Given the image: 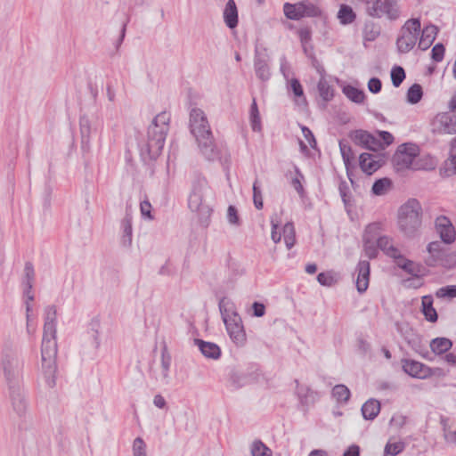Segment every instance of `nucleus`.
Here are the masks:
<instances>
[{
    "label": "nucleus",
    "mask_w": 456,
    "mask_h": 456,
    "mask_svg": "<svg viewBox=\"0 0 456 456\" xmlns=\"http://www.w3.org/2000/svg\"><path fill=\"white\" fill-rule=\"evenodd\" d=\"M134 456H146V444L141 437H137L133 443Z\"/></svg>",
    "instance_id": "49530a36"
},
{
    "label": "nucleus",
    "mask_w": 456,
    "mask_h": 456,
    "mask_svg": "<svg viewBox=\"0 0 456 456\" xmlns=\"http://www.w3.org/2000/svg\"><path fill=\"white\" fill-rule=\"evenodd\" d=\"M140 211L143 217H146L149 220H153V216L151 215V204L148 200H142L140 203Z\"/></svg>",
    "instance_id": "6e6d98bb"
},
{
    "label": "nucleus",
    "mask_w": 456,
    "mask_h": 456,
    "mask_svg": "<svg viewBox=\"0 0 456 456\" xmlns=\"http://www.w3.org/2000/svg\"><path fill=\"white\" fill-rule=\"evenodd\" d=\"M301 129H302V133H303L304 137L305 138V140L307 141L309 145L312 148H314L315 146V144H316V142H315V139H314V136L312 131L308 127H306L305 126H303L301 127Z\"/></svg>",
    "instance_id": "338daca9"
},
{
    "label": "nucleus",
    "mask_w": 456,
    "mask_h": 456,
    "mask_svg": "<svg viewBox=\"0 0 456 456\" xmlns=\"http://www.w3.org/2000/svg\"><path fill=\"white\" fill-rule=\"evenodd\" d=\"M194 344L199 347L201 354L207 358L216 360L221 355L220 347L213 342H207L200 338H195Z\"/></svg>",
    "instance_id": "a211bd4d"
},
{
    "label": "nucleus",
    "mask_w": 456,
    "mask_h": 456,
    "mask_svg": "<svg viewBox=\"0 0 456 456\" xmlns=\"http://www.w3.org/2000/svg\"><path fill=\"white\" fill-rule=\"evenodd\" d=\"M423 90L420 85L413 84L407 91V102L416 104L422 99Z\"/></svg>",
    "instance_id": "473e14b6"
},
{
    "label": "nucleus",
    "mask_w": 456,
    "mask_h": 456,
    "mask_svg": "<svg viewBox=\"0 0 456 456\" xmlns=\"http://www.w3.org/2000/svg\"><path fill=\"white\" fill-rule=\"evenodd\" d=\"M419 149L414 143H403L398 146L395 152L392 161L397 171L409 168L415 169L413 166L414 159L419 156Z\"/></svg>",
    "instance_id": "6e6552de"
},
{
    "label": "nucleus",
    "mask_w": 456,
    "mask_h": 456,
    "mask_svg": "<svg viewBox=\"0 0 456 456\" xmlns=\"http://www.w3.org/2000/svg\"><path fill=\"white\" fill-rule=\"evenodd\" d=\"M35 271L33 265L30 262H27L24 266V278L23 284H34Z\"/></svg>",
    "instance_id": "8fccbe9b"
},
{
    "label": "nucleus",
    "mask_w": 456,
    "mask_h": 456,
    "mask_svg": "<svg viewBox=\"0 0 456 456\" xmlns=\"http://www.w3.org/2000/svg\"><path fill=\"white\" fill-rule=\"evenodd\" d=\"M98 326L99 324L97 322L92 323V328L88 332V335L93 339V346L94 349H98L101 345Z\"/></svg>",
    "instance_id": "864d4df0"
},
{
    "label": "nucleus",
    "mask_w": 456,
    "mask_h": 456,
    "mask_svg": "<svg viewBox=\"0 0 456 456\" xmlns=\"http://www.w3.org/2000/svg\"><path fill=\"white\" fill-rule=\"evenodd\" d=\"M343 93L346 95L348 99L355 103H361L364 100V93L362 90H359L354 86H346L343 89Z\"/></svg>",
    "instance_id": "f704fd0d"
},
{
    "label": "nucleus",
    "mask_w": 456,
    "mask_h": 456,
    "mask_svg": "<svg viewBox=\"0 0 456 456\" xmlns=\"http://www.w3.org/2000/svg\"><path fill=\"white\" fill-rule=\"evenodd\" d=\"M378 248L382 250L387 256L393 258H401L400 251L395 248L392 240L387 236H381L377 240Z\"/></svg>",
    "instance_id": "412c9836"
},
{
    "label": "nucleus",
    "mask_w": 456,
    "mask_h": 456,
    "mask_svg": "<svg viewBox=\"0 0 456 456\" xmlns=\"http://www.w3.org/2000/svg\"><path fill=\"white\" fill-rule=\"evenodd\" d=\"M304 1L297 4L286 3L283 6L285 16L289 20H299L304 17Z\"/></svg>",
    "instance_id": "b1692460"
},
{
    "label": "nucleus",
    "mask_w": 456,
    "mask_h": 456,
    "mask_svg": "<svg viewBox=\"0 0 456 456\" xmlns=\"http://www.w3.org/2000/svg\"><path fill=\"white\" fill-rule=\"evenodd\" d=\"M170 115L160 112L152 120L148 127L147 140L139 144L142 158L145 159H155L161 153L166 136L169 130Z\"/></svg>",
    "instance_id": "f03ea898"
},
{
    "label": "nucleus",
    "mask_w": 456,
    "mask_h": 456,
    "mask_svg": "<svg viewBox=\"0 0 456 456\" xmlns=\"http://www.w3.org/2000/svg\"><path fill=\"white\" fill-rule=\"evenodd\" d=\"M339 150L346 169L348 170L351 161L354 159L351 146L342 141L339 142Z\"/></svg>",
    "instance_id": "e433bc0d"
},
{
    "label": "nucleus",
    "mask_w": 456,
    "mask_h": 456,
    "mask_svg": "<svg viewBox=\"0 0 456 456\" xmlns=\"http://www.w3.org/2000/svg\"><path fill=\"white\" fill-rule=\"evenodd\" d=\"M122 229H123V236L121 239V242L123 246L128 247L132 243V216L129 214H126L124 219L122 220Z\"/></svg>",
    "instance_id": "cd10ccee"
},
{
    "label": "nucleus",
    "mask_w": 456,
    "mask_h": 456,
    "mask_svg": "<svg viewBox=\"0 0 456 456\" xmlns=\"http://www.w3.org/2000/svg\"><path fill=\"white\" fill-rule=\"evenodd\" d=\"M452 346V341L446 338H436L430 342L431 351L436 354H442L450 350Z\"/></svg>",
    "instance_id": "bb28decb"
},
{
    "label": "nucleus",
    "mask_w": 456,
    "mask_h": 456,
    "mask_svg": "<svg viewBox=\"0 0 456 456\" xmlns=\"http://www.w3.org/2000/svg\"><path fill=\"white\" fill-rule=\"evenodd\" d=\"M436 230L443 242L451 244L455 240V230L450 219L444 216H440L436 219Z\"/></svg>",
    "instance_id": "4468645a"
},
{
    "label": "nucleus",
    "mask_w": 456,
    "mask_h": 456,
    "mask_svg": "<svg viewBox=\"0 0 456 456\" xmlns=\"http://www.w3.org/2000/svg\"><path fill=\"white\" fill-rule=\"evenodd\" d=\"M318 91L323 101L329 102L333 97V89L324 77H321L318 83Z\"/></svg>",
    "instance_id": "72a5a7b5"
},
{
    "label": "nucleus",
    "mask_w": 456,
    "mask_h": 456,
    "mask_svg": "<svg viewBox=\"0 0 456 456\" xmlns=\"http://www.w3.org/2000/svg\"><path fill=\"white\" fill-rule=\"evenodd\" d=\"M253 315L256 317H262L265 314V306L259 302H254L252 305Z\"/></svg>",
    "instance_id": "774afa93"
},
{
    "label": "nucleus",
    "mask_w": 456,
    "mask_h": 456,
    "mask_svg": "<svg viewBox=\"0 0 456 456\" xmlns=\"http://www.w3.org/2000/svg\"><path fill=\"white\" fill-rule=\"evenodd\" d=\"M253 202L256 209H262L264 207L263 195L260 186L258 185V180H256L253 183Z\"/></svg>",
    "instance_id": "37998d69"
},
{
    "label": "nucleus",
    "mask_w": 456,
    "mask_h": 456,
    "mask_svg": "<svg viewBox=\"0 0 456 456\" xmlns=\"http://www.w3.org/2000/svg\"><path fill=\"white\" fill-rule=\"evenodd\" d=\"M450 111L437 114L432 123L433 130L439 134H456V94L449 102Z\"/></svg>",
    "instance_id": "1a4fd4ad"
},
{
    "label": "nucleus",
    "mask_w": 456,
    "mask_h": 456,
    "mask_svg": "<svg viewBox=\"0 0 456 456\" xmlns=\"http://www.w3.org/2000/svg\"><path fill=\"white\" fill-rule=\"evenodd\" d=\"M405 449V443L402 441L391 443L388 442L384 449L385 456H396Z\"/></svg>",
    "instance_id": "4c0bfd02"
},
{
    "label": "nucleus",
    "mask_w": 456,
    "mask_h": 456,
    "mask_svg": "<svg viewBox=\"0 0 456 456\" xmlns=\"http://www.w3.org/2000/svg\"><path fill=\"white\" fill-rule=\"evenodd\" d=\"M441 424L443 426L444 436L445 441L451 444H456V430H452L447 424V419L442 418Z\"/></svg>",
    "instance_id": "79ce46f5"
},
{
    "label": "nucleus",
    "mask_w": 456,
    "mask_h": 456,
    "mask_svg": "<svg viewBox=\"0 0 456 456\" xmlns=\"http://www.w3.org/2000/svg\"><path fill=\"white\" fill-rule=\"evenodd\" d=\"M430 256L426 260L428 265L434 266L438 259H440L443 255V246L440 241H432L428 245L427 248Z\"/></svg>",
    "instance_id": "393cba45"
},
{
    "label": "nucleus",
    "mask_w": 456,
    "mask_h": 456,
    "mask_svg": "<svg viewBox=\"0 0 456 456\" xmlns=\"http://www.w3.org/2000/svg\"><path fill=\"white\" fill-rule=\"evenodd\" d=\"M56 323H44L43 338H56Z\"/></svg>",
    "instance_id": "13d9d810"
},
{
    "label": "nucleus",
    "mask_w": 456,
    "mask_h": 456,
    "mask_svg": "<svg viewBox=\"0 0 456 456\" xmlns=\"http://www.w3.org/2000/svg\"><path fill=\"white\" fill-rule=\"evenodd\" d=\"M227 219L231 224L239 225L240 219L237 209L234 206H229L227 209Z\"/></svg>",
    "instance_id": "680f3d73"
},
{
    "label": "nucleus",
    "mask_w": 456,
    "mask_h": 456,
    "mask_svg": "<svg viewBox=\"0 0 456 456\" xmlns=\"http://www.w3.org/2000/svg\"><path fill=\"white\" fill-rule=\"evenodd\" d=\"M391 180L388 178L378 179L374 182L371 191L375 195H384L391 187Z\"/></svg>",
    "instance_id": "c9c22d12"
},
{
    "label": "nucleus",
    "mask_w": 456,
    "mask_h": 456,
    "mask_svg": "<svg viewBox=\"0 0 456 456\" xmlns=\"http://www.w3.org/2000/svg\"><path fill=\"white\" fill-rule=\"evenodd\" d=\"M45 322L56 323L57 322V309L55 305H48L45 308Z\"/></svg>",
    "instance_id": "603ef678"
},
{
    "label": "nucleus",
    "mask_w": 456,
    "mask_h": 456,
    "mask_svg": "<svg viewBox=\"0 0 456 456\" xmlns=\"http://www.w3.org/2000/svg\"><path fill=\"white\" fill-rule=\"evenodd\" d=\"M298 36L303 46L304 52H306V44L311 40V31L308 28H302L298 30Z\"/></svg>",
    "instance_id": "4d7b16f0"
},
{
    "label": "nucleus",
    "mask_w": 456,
    "mask_h": 456,
    "mask_svg": "<svg viewBox=\"0 0 456 456\" xmlns=\"http://www.w3.org/2000/svg\"><path fill=\"white\" fill-rule=\"evenodd\" d=\"M57 351L56 338H43L41 346V374L49 388H53L55 386Z\"/></svg>",
    "instance_id": "39448f33"
},
{
    "label": "nucleus",
    "mask_w": 456,
    "mask_h": 456,
    "mask_svg": "<svg viewBox=\"0 0 456 456\" xmlns=\"http://www.w3.org/2000/svg\"><path fill=\"white\" fill-rule=\"evenodd\" d=\"M422 208L419 200L410 199L398 209V226L407 237H414L421 225Z\"/></svg>",
    "instance_id": "7ed1b4c3"
},
{
    "label": "nucleus",
    "mask_w": 456,
    "mask_h": 456,
    "mask_svg": "<svg viewBox=\"0 0 456 456\" xmlns=\"http://www.w3.org/2000/svg\"><path fill=\"white\" fill-rule=\"evenodd\" d=\"M366 12L373 18H382L385 16L391 20L398 19L400 13L397 0H376L375 2H370V5H368Z\"/></svg>",
    "instance_id": "9d476101"
},
{
    "label": "nucleus",
    "mask_w": 456,
    "mask_h": 456,
    "mask_svg": "<svg viewBox=\"0 0 456 456\" xmlns=\"http://www.w3.org/2000/svg\"><path fill=\"white\" fill-rule=\"evenodd\" d=\"M361 411L365 419H374L380 411V401H365Z\"/></svg>",
    "instance_id": "a878e982"
},
{
    "label": "nucleus",
    "mask_w": 456,
    "mask_h": 456,
    "mask_svg": "<svg viewBox=\"0 0 456 456\" xmlns=\"http://www.w3.org/2000/svg\"><path fill=\"white\" fill-rule=\"evenodd\" d=\"M96 131V127L93 125V121L87 116L80 118V133L82 137V144L88 145L91 135Z\"/></svg>",
    "instance_id": "4be33fe9"
},
{
    "label": "nucleus",
    "mask_w": 456,
    "mask_h": 456,
    "mask_svg": "<svg viewBox=\"0 0 456 456\" xmlns=\"http://www.w3.org/2000/svg\"><path fill=\"white\" fill-rule=\"evenodd\" d=\"M384 163V156L379 153L364 152L359 157V166L362 171L369 175L379 169Z\"/></svg>",
    "instance_id": "ddd939ff"
},
{
    "label": "nucleus",
    "mask_w": 456,
    "mask_h": 456,
    "mask_svg": "<svg viewBox=\"0 0 456 456\" xmlns=\"http://www.w3.org/2000/svg\"><path fill=\"white\" fill-rule=\"evenodd\" d=\"M356 288L359 293L367 290L370 281V263L366 260H361L357 265Z\"/></svg>",
    "instance_id": "f3484780"
},
{
    "label": "nucleus",
    "mask_w": 456,
    "mask_h": 456,
    "mask_svg": "<svg viewBox=\"0 0 456 456\" xmlns=\"http://www.w3.org/2000/svg\"><path fill=\"white\" fill-rule=\"evenodd\" d=\"M350 395L349 388L343 384L336 385L332 388V397L334 399H350Z\"/></svg>",
    "instance_id": "a19ab883"
},
{
    "label": "nucleus",
    "mask_w": 456,
    "mask_h": 456,
    "mask_svg": "<svg viewBox=\"0 0 456 456\" xmlns=\"http://www.w3.org/2000/svg\"><path fill=\"white\" fill-rule=\"evenodd\" d=\"M250 126L253 131L260 132L262 130L261 118L256 99H253L249 110Z\"/></svg>",
    "instance_id": "c85d7f7f"
},
{
    "label": "nucleus",
    "mask_w": 456,
    "mask_h": 456,
    "mask_svg": "<svg viewBox=\"0 0 456 456\" xmlns=\"http://www.w3.org/2000/svg\"><path fill=\"white\" fill-rule=\"evenodd\" d=\"M208 191V182L203 177H198L192 183L191 193L188 198L189 208L197 214L199 222L207 226L212 208L206 202V194Z\"/></svg>",
    "instance_id": "20e7f679"
},
{
    "label": "nucleus",
    "mask_w": 456,
    "mask_h": 456,
    "mask_svg": "<svg viewBox=\"0 0 456 456\" xmlns=\"http://www.w3.org/2000/svg\"><path fill=\"white\" fill-rule=\"evenodd\" d=\"M351 138L356 144L370 151H378L379 150H383V145L380 140L367 131L355 130L352 132Z\"/></svg>",
    "instance_id": "f8f14e48"
},
{
    "label": "nucleus",
    "mask_w": 456,
    "mask_h": 456,
    "mask_svg": "<svg viewBox=\"0 0 456 456\" xmlns=\"http://www.w3.org/2000/svg\"><path fill=\"white\" fill-rule=\"evenodd\" d=\"M1 367L10 385V389H14L21 376L23 362L20 358L17 349L11 344H5L2 350Z\"/></svg>",
    "instance_id": "423d86ee"
},
{
    "label": "nucleus",
    "mask_w": 456,
    "mask_h": 456,
    "mask_svg": "<svg viewBox=\"0 0 456 456\" xmlns=\"http://www.w3.org/2000/svg\"><path fill=\"white\" fill-rule=\"evenodd\" d=\"M421 305L422 314L426 320L430 322H436L438 315L436 310L433 307V297L431 295L422 297Z\"/></svg>",
    "instance_id": "5701e85b"
},
{
    "label": "nucleus",
    "mask_w": 456,
    "mask_h": 456,
    "mask_svg": "<svg viewBox=\"0 0 456 456\" xmlns=\"http://www.w3.org/2000/svg\"><path fill=\"white\" fill-rule=\"evenodd\" d=\"M445 48L443 44L435 45L431 50V57L436 62H440L444 59Z\"/></svg>",
    "instance_id": "3c124183"
},
{
    "label": "nucleus",
    "mask_w": 456,
    "mask_h": 456,
    "mask_svg": "<svg viewBox=\"0 0 456 456\" xmlns=\"http://www.w3.org/2000/svg\"><path fill=\"white\" fill-rule=\"evenodd\" d=\"M304 16L314 17L320 13V10L315 5L304 2Z\"/></svg>",
    "instance_id": "69168bd1"
},
{
    "label": "nucleus",
    "mask_w": 456,
    "mask_h": 456,
    "mask_svg": "<svg viewBox=\"0 0 456 456\" xmlns=\"http://www.w3.org/2000/svg\"><path fill=\"white\" fill-rule=\"evenodd\" d=\"M403 369L413 378L425 379L430 375V369L428 366L414 360H403Z\"/></svg>",
    "instance_id": "dca6fc26"
},
{
    "label": "nucleus",
    "mask_w": 456,
    "mask_h": 456,
    "mask_svg": "<svg viewBox=\"0 0 456 456\" xmlns=\"http://www.w3.org/2000/svg\"><path fill=\"white\" fill-rule=\"evenodd\" d=\"M438 28L435 25H428L422 29V33L419 41V48L422 51L428 49L433 44L437 35Z\"/></svg>",
    "instance_id": "6ab92c4d"
},
{
    "label": "nucleus",
    "mask_w": 456,
    "mask_h": 456,
    "mask_svg": "<svg viewBox=\"0 0 456 456\" xmlns=\"http://www.w3.org/2000/svg\"><path fill=\"white\" fill-rule=\"evenodd\" d=\"M224 20L229 28L238 25V10L234 0H228L224 10Z\"/></svg>",
    "instance_id": "aec40b11"
},
{
    "label": "nucleus",
    "mask_w": 456,
    "mask_h": 456,
    "mask_svg": "<svg viewBox=\"0 0 456 456\" xmlns=\"http://www.w3.org/2000/svg\"><path fill=\"white\" fill-rule=\"evenodd\" d=\"M381 86H382L381 81L378 77H372L368 82V89L372 94L379 93L381 90Z\"/></svg>",
    "instance_id": "0e129e2a"
},
{
    "label": "nucleus",
    "mask_w": 456,
    "mask_h": 456,
    "mask_svg": "<svg viewBox=\"0 0 456 456\" xmlns=\"http://www.w3.org/2000/svg\"><path fill=\"white\" fill-rule=\"evenodd\" d=\"M405 78L404 69L400 66H395L391 70V80L395 87L400 86Z\"/></svg>",
    "instance_id": "ea45409f"
},
{
    "label": "nucleus",
    "mask_w": 456,
    "mask_h": 456,
    "mask_svg": "<svg viewBox=\"0 0 456 456\" xmlns=\"http://www.w3.org/2000/svg\"><path fill=\"white\" fill-rule=\"evenodd\" d=\"M284 242L288 249L292 248L296 243V232L293 223L288 222L282 228Z\"/></svg>",
    "instance_id": "c756f323"
},
{
    "label": "nucleus",
    "mask_w": 456,
    "mask_h": 456,
    "mask_svg": "<svg viewBox=\"0 0 456 456\" xmlns=\"http://www.w3.org/2000/svg\"><path fill=\"white\" fill-rule=\"evenodd\" d=\"M295 172H296L297 176L292 179L291 184L294 187V189L297 191V193L300 196H303L304 191H305L304 187L302 185V180H304V175L300 172V170L298 169L297 167H295Z\"/></svg>",
    "instance_id": "a18cd8bd"
},
{
    "label": "nucleus",
    "mask_w": 456,
    "mask_h": 456,
    "mask_svg": "<svg viewBox=\"0 0 456 456\" xmlns=\"http://www.w3.org/2000/svg\"><path fill=\"white\" fill-rule=\"evenodd\" d=\"M317 281L321 285L328 287L334 283L333 276L326 273H320L317 275Z\"/></svg>",
    "instance_id": "e2e57ef3"
},
{
    "label": "nucleus",
    "mask_w": 456,
    "mask_h": 456,
    "mask_svg": "<svg viewBox=\"0 0 456 456\" xmlns=\"http://www.w3.org/2000/svg\"><path fill=\"white\" fill-rule=\"evenodd\" d=\"M370 228L371 226L370 225L368 226L367 230ZM367 232L368 231H366V234L363 237V248L366 256L371 259L377 256L379 248L377 246V241L375 242L374 240L368 238Z\"/></svg>",
    "instance_id": "2f4dec72"
},
{
    "label": "nucleus",
    "mask_w": 456,
    "mask_h": 456,
    "mask_svg": "<svg viewBox=\"0 0 456 456\" xmlns=\"http://www.w3.org/2000/svg\"><path fill=\"white\" fill-rule=\"evenodd\" d=\"M421 24L419 19H410L400 30V36L396 40V46L399 53H409L416 45L419 36Z\"/></svg>",
    "instance_id": "0eeeda50"
},
{
    "label": "nucleus",
    "mask_w": 456,
    "mask_h": 456,
    "mask_svg": "<svg viewBox=\"0 0 456 456\" xmlns=\"http://www.w3.org/2000/svg\"><path fill=\"white\" fill-rule=\"evenodd\" d=\"M229 300L225 297H222L219 300L218 306L224 322L227 320V318H231L232 313H234L233 311H231V309L229 308Z\"/></svg>",
    "instance_id": "de8ad7c7"
},
{
    "label": "nucleus",
    "mask_w": 456,
    "mask_h": 456,
    "mask_svg": "<svg viewBox=\"0 0 456 456\" xmlns=\"http://www.w3.org/2000/svg\"><path fill=\"white\" fill-rule=\"evenodd\" d=\"M268 61L269 57L265 53H260L257 50L256 51L254 69L256 77L262 81H267L271 77Z\"/></svg>",
    "instance_id": "2eb2a0df"
},
{
    "label": "nucleus",
    "mask_w": 456,
    "mask_h": 456,
    "mask_svg": "<svg viewBox=\"0 0 456 456\" xmlns=\"http://www.w3.org/2000/svg\"><path fill=\"white\" fill-rule=\"evenodd\" d=\"M338 18L342 24H350L355 20V13L349 5L342 4L338 12Z\"/></svg>",
    "instance_id": "7c9ffc66"
},
{
    "label": "nucleus",
    "mask_w": 456,
    "mask_h": 456,
    "mask_svg": "<svg viewBox=\"0 0 456 456\" xmlns=\"http://www.w3.org/2000/svg\"><path fill=\"white\" fill-rule=\"evenodd\" d=\"M271 224H272L271 239L275 244H277L281 240V233L277 232V229L279 226V221L277 219H274L273 217H272Z\"/></svg>",
    "instance_id": "bf43d9fd"
},
{
    "label": "nucleus",
    "mask_w": 456,
    "mask_h": 456,
    "mask_svg": "<svg viewBox=\"0 0 456 456\" xmlns=\"http://www.w3.org/2000/svg\"><path fill=\"white\" fill-rule=\"evenodd\" d=\"M190 129L205 159L209 161L219 159V151L215 143L208 120L201 109L192 108L191 110Z\"/></svg>",
    "instance_id": "f257e3e1"
},
{
    "label": "nucleus",
    "mask_w": 456,
    "mask_h": 456,
    "mask_svg": "<svg viewBox=\"0 0 456 456\" xmlns=\"http://www.w3.org/2000/svg\"><path fill=\"white\" fill-rule=\"evenodd\" d=\"M252 456H272V451L260 440L255 441L251 446Z\"/></svg>",
    "instance_id": "58836bf2"
},
{
    "label": "nucleus",
    "mask_w": 456,
    "mask_h": 456,
    "mask_svg": "<svg viewBox=\"0 0 456 456\" xmlns=\"http://www.w3.org/2000/svg\"><path fill=\"white\" fill-rule=\"evenodd\" d=\"M170 364H171V356L167 352V350L164 349L161 353V367L163 370V377H165V378L167 377Z\"/></svg>",
    "instance_id": "5fc2aeb1"
},
{
    "label": "nucleus",
    "mask_w": 456,
    "mask_h": 456,
    "mask_svg": "<svg viewBox=\"0 0 456 456\" xmlns=\"http://www.w3.org/2000/svg\"><path fill=\"white\" fill-rule=\"evenodd\" d=\"M436 296L439 298H453L456 297V285H447L438 289Z\"/></svg>",
    "instance_id": "c03bdc74"
},
{
    "label": "nucleus",
    "mask_w": 456,
    "mask_h": 456,
    "mask_svg": "<svg viewBox=\"0 0 456 456\" xmlns=\"http://www.w3.org/2000/svg\"><path fill=\"white\" fill-rule=\"evenodd\" d=\"M224 322L232 342L238 346H244L247 340L246 333L239 314L232 313V317L227 318Z\"/></svg>",
    "instance_id": "9b49d317"
},
{
    "label": "nucleus",
    "mask_w": 456,
    "mask_h": 456,
    "mask_svg": "<svg viewBox=\"0 0 456 456\" xmlns=\"http://www.w3.org/2000/svg\"><path fill=\"white\" fill-rule=\"evenodd\" d=\"M397 265L410 274H415L414 263L411 260L405 259L401 256V258H395Z\"/></svg>",
    "instance_id": "09e8293b"
},
{
    "label": "nucleus",
    "mask_w": 456,
    "mask_h": 456,
    "mask_svg": "<svg viewBox=\"0 0 456 456\" xmlns=\"http://www.w3.org/2000/svg\"><path fill=\"white\" fill-rule=\"evenodd\" d=\"M378 139L382 142L383 149L394 142V136L387 131H378Z\"/></svg>",
    "instance_id": "052dcab7"
}]
</instances>
